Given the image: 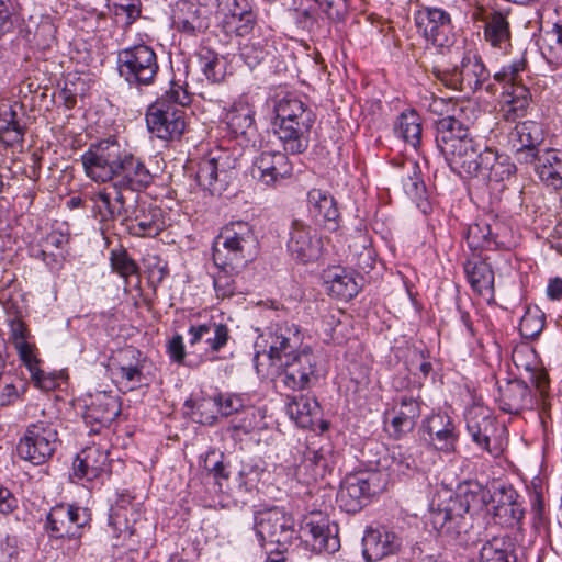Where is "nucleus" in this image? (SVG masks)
<instances>
[{
    "mask_svg": "<svg viewBox=\"0 0 562 562\" xmlns=\"http://www.w3.org/2000/svg\"><path fill=\"white\" fill-rule=\"evenodd\" d=\"M80 161L89 179L98 183L110 182L90 195L93 212L103 210L104 198H109V204L119 206L116 213L130 212L140 199V192L154 181L145 162L116 137L91 143Z\"/></svg>",
    "mask_w": 562,
    "mask_h": 562,
    "instance_id": "f257e3e1",
    "label": "nucleus"
},
{
    "mask_svg": "<svg viewBox=\"0 0 562 562\" xmlns=\"http://www.w3.org/2000/svg\"><path fill=\"white\" fill-rule=\"evenodd\" d=\"M191 102L187 89L175 81L169 89L150 104L146 112L149 132L160 139H177L186 128L183 106Z\"/></svg>",
    "mask_w": 562,
    "mask_h": 562,
    "instance_id": "f03ea898",
    "label": "nucleus"
},
{
    "mask_svg": "<svg viewBox=\"0 0 562 562\" xmlns=\"http://www.w3.org/2000/svg\"><path fill=\"white\" fill-rule=\"evenodd\" d=\"M257 245V237L249 223L232 222L221 229L213 246L214 265L235 270L256 255Z\"/></svg>",
    "mask_w": 562,
    "mask_h": 562,
    "instance_id": "7ed1b4c3",
    "label": "nucleus"
},
{
    "mask_svg": "<svg viewBox=\"0 0 562 562\" xmlns=\"http://www.w3.org/2000/svg\"><path fill=\"white\" fill-rule=\"evenodd\" d=\"M103 210L95 211L101 223H112L121 218V224L128 233L139 237L157 236L166 226L162 210L156 205L136 200L130 212L116 213L117 205L109 204V198H104Z\"/></svg>",
    "mask_w": 562,
    "mask_h": 562,
    "instance_id": "20e7f679",
    "label": "nucleus"
},
{
    "mask_svg": "<svg viewBox=\"0 0 562 562\" xmlns=\"http://www.w3.org/2000/svg\"><path fill=\"white\" fill-rule=\"evenodd\" d=\"M117 71L131 87L151 86L159 71L157 55L145 44L121 49L117 53Z\"/></svg>",
    "mask_w": 562,
    "mask_h": 562,
    "instance_id": "39448f33",
    "label": "nucleus"
},
{
    "mask_svg": "<svg viewBox=\"0 0 562 562\" xmlns=\"http://www.w3.org/2000/svg\"><path fill=\"white\" fill-rule=\"evenodd\" d=\"M60 443L57 425L49 420H37L26 427L19 441L18 453L32 464L41 465L52 459Z\"/></svg>",
    "mask_w": 562,
    "mask_h": 562,
    "instance_id": "423d86ee",
    "label": "nucleus"
},
{
    "mask_svg": "<svg viewBox=\"0 0 562 562\" xmlns=\"http://www.w3.org/2000/svg\"><path fill=\"white\" fill-rule=\"evenodd\" d=\"M434 75L445 87L469 95L481 89L490 74L481 58L465 54L460 65L447 68H434Z\"/></svg>",
    "mask_w": 562,
    "mask_h": 562,
    "instance_id": "0eeeda50",
    "label": "nucleus"
},
{
    "mask_svg": "<svg viewBox=\"0 0 562 562\" xmlns=\"http://www.w3.org/2000/svg\"><path fill=\"white\" fill-rule=\"evenodd\" d=\"M237 158L228 151H217L200 161L195 179L213 195H221L237 176Z\"/></svg>",
    "mask_w": 562,
    "mask_h": 562,
    "instance_id": "6e6552de",
    "label": "nucleus"
},
{
    "mask_svg": "<svg viewBox=\"0 0 562 562\" xmlns=\"http://www.w3.org/2000/svg\"><path fill=\"white\" fill-rule=\"evenodd\" d=\"M254 528L260 541H268L281 548H289L296 538L293 517L280 507L256 512Z\"/></svg>",
    "mask_w": 562,
    "mask_h": 562,
    "instance_id": "1a4fd4ad",
    "label": "nucleus"
},
{
    "mask_svg": "<svg viewBox=\"0 0 562 562\" xmlns=\"http://www.w3.org/2000/svg\"><path fill=\"white\" fill-rule=\"evenodd\" d=\"M90 514L86 508L69 504H58L46 515L44 530L49 539H79L82 529L89 524Z\"/></svg>",
    "mask_w": 562,
    "mask_h": 562,
    "instance_id": "9d476101",
    "label": "nucleus"
},
{
    "mask_svg": "<svg viewBox=\"0 0 562 562\" xmlns=\"http://www.w3.org/2000/svg\"><path fill=\"white\" fill-rule=\"evenodd\" d=\"M280 361L277 382L286 390L301 391L307 389L311 381L317 379V357L310 348H304L295 355H286V358Z\"/></svg>",
    "mask_w": 562,
    "mask_h": 562,
    "instance_id": "9b49d317",
    "label": "nucleus"
},
{
    "mask_svg": "<svg viewBox=\"0 0 562 562\" xmlns=\"http://www.w3.org/2000/svg\"><path fill=\"white\" fill-rule=\"evenodd\" d=\"M378 473L359 472L345 476L337 493V503L346 513H357L376 493Z\"/></svg>",
    "mask_w": 562,
    "mask_h": 562,
    "instance_id": "f8f14e48",
    "label": "nucleus"
},
{
    "mask_svg": "<svg viewBox=\"0 0 562 562\" xmlns=\"http://www.w3.org/2000/svg\"><path fill=\"white\" fill-rule=\"evenodd\" d=\"M415 23L424 37L439 47L452 43V22L450 14L440 9L424 7L415 14Z\"/></svg>",
    "mask_w": 562,
    "mask_h": 562,
    "instance_id": "ddd939ff",
    "label": "nucleus"
},
{
    "mask_svg": "<svg viewBox=\"0 0 562 562\" xmlns=\"http://www.w3.org/2000/svg\"><path fill=\"white\" fill-rule=\"evenodd\" d=\"M338 525L321 513H313L301 527L305 541L317 553H335L340 548Z\"/></svg>",
    "mask_w": 562,
    "mask_h": 562,
    "instance_id": "4468645a",
    "label": "nucleus"
},
{
    "mask_svg": "<svg viewBox=\"0 0 562 562\" xmlns=\"http://www.w3.org/2000/svg\"><path fill=\"white\" fill-rule=\"evenodd\" d=\"M286 248L296 262L307 263L319 257L322 239L316 229L295 218L291 222Z\"/></svg>",
    "mask_w": 562,
    "mask_h": 562,
    "instance_id": "2eb2a0df",
    "label": "nucleus"
},
{
    "mask_svg": "<svg viewBox=\"0 0 562 562\" xmlns=\"http://www.w3.org/2000/svg\"><path fill=\"white\" fill-rule=\"evenodd\" d=\"M404 544L400 532L381 526L369 528L362 538V554L369 562L380 561L385 557L397 554Z\"/></svg>",
    "mask_w": 562,
    "mask_h": 562,
    "instance_id": "dca6fc26",
    "label": "nucleus"
},
{
    "mask_svg": "<svg viewBox=\"0 0 562 562\" xmlns=\"http://www.w3.org/2000/svg\"><path fill=\"white\" fill-rule=\"evenodd\" d=\"M172 25L189 35L202 33L210 26V10L198 0H178L171 13Z\"/></svg>",
    "mask_w": 562,
    "mask_h": 562,
    "instance_id": "f3484780",
    "label": "nucleus"
},
{
    "mask_svg": "<svg viewBox=\"0 0 562 562\" xmlns=\"http://www.w3.org/2000/svg\"><path fill=\"white\" fill-rule=\"evenodd\" d=\"M26 132V114L23 104L5 101L0 104V142L5 146H22Z\"/></svg>",
    "mask_w": 562,
    "mask_h": 562,
    "instance_id": "a211bd4d",
    "label": "nucleus"
},
{
    "mask_svg": "<svg viewBox=\"0 0 562 562\" xmlns=\"http://www.w3.org/2000/svg\"><path fill=\"white\" fill-rule=\"evenodd\" d=\"M286 154L279 150L260 153L252 165V177L266 186L276 184L278 181L290 177L292 164Z\"/></svg>",
    "mask_w": 562,
    "mask_h": 562,
    "instance_id": "6ab92c4d",
    "label": "nucleus"
},
{
    "mask_svg": "<svg viewBox=\"0 0 562 562\" xmlns=\"http://www.w3.org/2000/svg\"><path fill=\"white\" fill-rule=\"evenodd\" d=\"M435 131L436 146L442 156L456 151L463 143L474 138L470 133L469 124L462 121L461 114L435 120Z\"/></svg>",
    "mask_w": 562,
    "mask_h": 562,
    "instance_id": "aec40b11",
    "label": "nucleus"
},
{
    "mask_svg": "<svg viewBox=\"0 0 562 562\" xmlns=\"http://www.w3.org/2000/svg\"><path fill=\"white\" fill-rule=\"evenodd\" d=\"M121 413V402L117 396L108 392H97L89 395L86 402L83 419L90 424L91 431L98 432L99 428L108 427Z\"/></svg>",
    "mask_w": 562,
    "mask_h": 562,
    "instance_id": "412c9836",
    "label": "nucleus"
},
{
    "mask_svg": "<svg viewBox=\"0 0 562 562\" xmlns=\"http://www.w3.org/2000/svg\"><path fill=\"white\" fill-rule=\"evenodd\" d=\"M315 113L305 114L304 121L296 117L283 124H277L276 134L283 145L285 153L299 155L310 145V135L315 122Z\"/></svg>",
    "mask_w": 562,
    "mask_h": 562,
    "instance_id": "4be33fe9",
    "label": "nucleus"
},
{
    "mask_svg": "<svg viewBox=\"0 0 562 562\" xmlns=\"http://www.w3.org/2000/svg\"><path fill=\"white\" fill-rule=\"evenodd\" d=\"M214 1L223 13L222 22L227 33L246 36L254 30L257 16L249 0H226L224 8L220 0Z\"/></svg>",
    "mask_w": 562,
    "mask_h": 562,
    "instance_id": "5701e85b",
    "label": "nucleus"
},
{
    "mask_svg": "<svg viewBox=\"0 0 562 562\" xmlns=\"http://www.w3.org/2000/svg\"><path fill=\"white\" fill-rule=\"evenodd\" d=\"M467 429L472 440L483 450L492 453L491 438L496 432V422L487 407L474 405L465 413Z\"/></svg>",
    "mask_w": 562,
    "mask_h": 562,
    "instance_id": "b1692460",
    "label": "nucleus"
},
{
    "mask_svg": "<svg viewBox=\"0 0 562 562\" xmlns=\"http://www.w3.org/2000/svg\"><path fill=\"white\" fill-rule=\"evenodd\" d=\"M357 276L352 270L340 266L328 267L322 272L323 285L326 292L337 299L351 300L360 289Z\"/></svg>",
    "mask_w": 562,
    "mask_h": 562,
    "instance_id": "393cba45",
    "label": "nucleus"
},
{
    "mask_svg": "<svg viewBox=\"0 0 562 562\" xmlns=\"http://www.w3.org/2000/svg\"><path fill=\"white\" fill-rule=\"evenodd\" d=\"M505 231V226L497 220L490 222L487 218H481L468 227L465 241L472 250L502 247L505 246L503 239Z\"/></svg>",
    "mask_w": 562,
    "mask_h": 562,
    "instance_id": "a878e982",
    "label": "nucleus"
},
{
    "mask_svg": "<svg viewBox=\"0 0 562 562\" xmlns=\"http://www.w3.org/2000/svg\"><path fill=\"white\" fill-rule=\"evenodd\" d=\"M497 401L499 408L509 414H519L524 409L532 408L535 404L527 383L520 379L498 383Z\"/></svg>",
    "mask_w": 562,
    "mask_h": 562,
    "instance_id": "bb28decb",
    "label": "nucleus"
},
{
    "mask_svg": "<svg viewBox=\"0 0 562 562\" xmlns=\"http://www.w3.org/2000/svg\"><path fill=\"white\" fill-rule=\"evenodd\" d=\"M428 439L435 449L451 452L456 448L458 434L451 417L447 414H434L424 422Z\"/></svg>",
    "mask_w": 562,
    "mask_h": 562,
    "instance_id": "cd10ccee",
    "label": "nucleus"
},
{
    "mask_svg": "<svg viewBox=\"0 0 562 562\" xmlns=\"http://www.w3.org/2000/svg\"><path fill=\"white\" fill-rule=\"evenodd\" d=\"M302 340L303 335L300 327L294 323L277 324L271 336L269 358L282 360L286 358V355H295V349L300 347Z\"/></svg>",
    "mask_w": 562,
    "mask_h": 562,
    "instance_id": "c85d7f7f",
    "label": "nucleus"
},
{
    "mask_svg": "<svg viewBox=\"0 0 562 562\" xmlns=\"http://www.w3.org/2000/svg\"><path fill=\"white\" fill-rule=\"evenodd\" d=\"M75 475L92 481L110 471L108 451L100 447H88L81 451L75 461Z\"/></svg>",
    "mask_w": 562,
    "mask_h": 562,
    "instance_id": "c756f323",
    "label": "nucleus"
},
{
    "mask_svg": "<svg viewBox=\"0 0 562 562\" xmlns=\"http://www.w3.org/2000/svg\"><path fill=\"white\" fill-rule=\"evenodd\" d=\"M484 40L494 48L506 53L512 46V32L508 13L493 10L484 18Z\"/></svg>",
    "mask_w": 562,
    "mask_h": 562,
    "instance_id": "7c9ffc66",
    "label": "nucleus"
},
{
    "mask_svg": "<svg viewBox=\"0 0 562 562\" xmlns=\"http://www.w3.org/2000/svg\"><path fill=\"white\" fill-rule=\"evenodd\" d=\"M482 150L481 144L473 138L443 157L452 171L459 175L464 173L468 177H477Z\"/></svg>",
    "mask_w": 562,
    "mask_h": 562,
    "instance_id": "2f4dec72",
    "label": "nucleus"
},
{
    "mask_svg": "<svg viewBox=\"0 0 562 562\" xmlns=\"http://www.w3.org/2000/svg\"><path fill=\"white\" fill-rule=\"evenodd\" d=\"M495 496V493L476 481L464 482L458 488L459 506L465 513L488 510V506L496 502Z\"/></svg>",
    "mask_w": 562,
    "mask_h": 562,
    "instance_id": "473e14b6",
    "label": "nucleus"
},
{
    "mask_svg": "<svg viewBox=\"0 0 562 562\" xmlns=\"http://www.w3.org/2000/svg\"><path fill=\"white\" fill-rule=\"evenodd\" d=\"M189 335L190 346L204 341L210 351L217 352L226 346L229 339V329L225 324L210 321L199 325H191Z\"/></svg>",
    "mask_w": 562,
    "mask_h": 562,
    "instance_id": "72a5a7b5",
    "label": "nucleus"
},
{
    "mask_svg": "<svg viewBox=\"0 0 562 562\" xmlns=\"http://www.w3.org/2000/svg\"><path fill=\"white\" fill-rule=\"evenodd\" d=\"M536 173L546 187L562 190V150L546 148L536 165Z\"/></svg>",
    "mask_w": 562,
    "mask_h": 562,
    "instance_id": "f704fd0d",
    "label": "nucleus"
},
{
    "mask_svg": "<svg viewBox=\"0 0 562 562\" xmlns=\"http://www.w3.org/2000/svg\"><path fill=\"white\" fill-rule=\"evenodd\" d=\"M308 211L319 224H330L333 228L337 225L339 211L335 199L329 192L321 189H312L307 193Z\"/></svg>",
    "mask_w": 562,
    "mask_h": 562,
    "instance_id": "c9c22d12",
    "label": "nucleus"
},
{
    "mask_svg": "<svg viewBox=\"0 0 562 562\" xmlns=\"http://www.w3.org/2000/svg\"><path fill=\"white\" fill-rule=\"evenodd\" d=\"M286 414L301 428H312L319 417L321 407L314 397L307 395L288 396Z\"/></svg>",
    "mask_w": 562,
    "mask_h": 562,
    "instance_id": "e433bc0d",
    "label": "nucleus"
},
{
    "mask_svg": "<svg viewBox=\"0 0 562 562\" xmlns=\"http://www.w3.org/2000/svg\"><path fill=\"white\" fill-rule=\"evenodd\" d=\"M420 416V403L417 398L409 395L400 397V408L391 422V435L398 439L404 434L413 430L416 420Z\"/></svg>",
    "mask_w": 562,
    "mask_h": 562,
    "instance_id": "4c0bfd02",
    "label": "nucleus"
},
{
    "mask_svg": "<svg viewBox=\"0 0 562 562\" xmlns=\"http://www.w3.org/2000/svg\"><path fill=\"white\" fill-rule=\"evenodd\" d=\"M254 110L246 102H236L225 115L228 130L237 136L249 137L256 132Z\"/></svg>",
    "mask_w": 562,
    "mask_h": 562,
    "instance_id": "58836bf2",
    "label": "nucleus"
},
{
    "mask_svg": "<svg viewBox=\"0 0 562 562\" xmlns=\"http://www.w3.org/2000/svg\"><path fill=\"white\" fill-rule=\"evenodd\" d=\"M122 360L119 366V373L128 390L139 387L144 381L142 352L133 347L122 351Z\"/></svg>",
    "mask_w": 562,
    "mask_h": 562,
    "instance_id": "ea45409f",
    "label": "nucleus"
},
{
    "mask_svg": "<svg viewBox=\"0 0 562 562\" xmlns=\"http://www.w3.org/2000/svg\"><path fill=\"white\" fill-rule=\"evenodd\" d=\"M515 542L508 536L487 540L480 550V562H516Z\"/></svg>",
    "mask_w": 562,
    "mask_h": 562,
    "instance_id": "a19ab883",
    "label": "nucleus"
},
{
    "mask_svg": "<svg viewBox=\"0 0 562 562\" xmlns=\"http://www.w3.org/2000/svg\"><path fill=\"white\" fill-rule=\"evenodd\" d=\"M464 272L472 289L479 294L493 291L494 272L486 261L481 259L467 260Z\"/></svg>",
    "mask_w": 562,
    "mask_h": 562,
    "instance_id": "79ce46f5",
    "label": "nucleus"
},
{
    "mask_svg": "<svg viewBox=\"0 0 562 562\" xmlns=\"http://www.w3.org/2000/svg\"><path fill=\"white\" fill-rule=\"evenodd\" d=\"M516 496L517 494L513 488L502 487L497 505H492L494 515L505 518L504 522L508 525L520 522L525 515L524 508L516 502Z\"/></svg>",
    "mask_w": 562,
    "mask_h": 562,
    "instance_id": "37998d69",
    "label": "nucleus"
},
{
    "mask_svg": "<svg viewBox=\"0 0 562 562\" xmlns=\"http://www.w3.org/2000/svg\"><path fill=\"white\" fill-rule=\"evenodd\" d=\"M274 113L278 120L277 124H283L296 117L303 122L305 114L313 113V110L297 97L288 94L276 101Z\"/></svg>",
    "mask_w": 562,
    "mask_h": 562,
    "instance_id": "c03bdc74",
    "label": "nucleus"
},
{
    "mask_svg": "<svg viewBox=\"0 0 562 562\" xmlns=\"http://www.w3.org/2000/svg\"><path fill=\"white\" fill-rule=\"evenodd\" d=\"M422 121L415 110L400 114L395 124L396 134L413 147H417L422 139Z\"/></svg>",
    "mask_w": 562,
    "mask_h": 562,
    "instance_id": "a18cd8bd",
    "label": "nucleus"
},
{
    "mask_svg": "<svg viewBox=\"0 0 562 562\" xmlns=\"http://www.w3.org/2000/svg\"><path fill=\"white\" fill-rule=\"evenodd\" d=\"M543 139L542 125L536 121L518 123L510 133V143L513 146L535 147L539 146Z\"/></svg>",
    "mask_w": 562,
    "mask_h": 562,
    "instance_id": "49530a36",
    "label": "nucleus"
},
{
    "mask_svg": "<svg viewBox=\"0 0 562 562\" xmlns=\"http://www.w3.org/2000/svg\"><path fill=\"white\" fill-rule=\"evenodd\" d=\"M530 92L525 86H510L504 93V102L506 103L505 119L515 121L522 116L529 106Z\"/></svg>",
    "mask_w": 562,
    "mask_h": 562,
    "instance_id": "de8ad7c7",
    "label": "nucleus"
},
{
    "mask_svg": "<svg viewBox=\"0 0 562 562\" xmlns=\"http://www.w3.org/2000/svg\"><path fill=\"white\" fill-rule=\"evenodd\" d=\"M272 48L271 38L252 36L240 47V57L250 68H254L271 54Z\"/></svg>",
    "mask_w": 562,
    "mask_h": 562,
    "instance_id": "09e8293b",
    "label": "nucleus"
},
{
    "mask_svg": "<svg viewBox=\"0 0 562 562\" xmlns=\"http://www.w3.org/2000/svg\"><path fill=\"white\" fill-rule=\"evenodd\" d=\"M202 72L213 83L220 82L225 76V64L214 50L202 47L198 53Z\"/></svg>",
    "mask_w": 562,
    "mask_h": 562,
    "instance_id": "8fccbe9b",
    "label": "nucleus"
},
{
    "mask_svg": "<svg viewBox=\"0 0 562 562\" xmlns=\"http://www.w3.org/2000/svg\"><path fill=\"white\" fill-rule=\"evenodd\" d=\"M546 317L543 312L536 307H528L520 319L519 331L524 338L535 339L544 328Z\"/></svg>",
    "mask_w": 562,
    "mask_h": 562,
    "instance_id": "3c124183",
    "label": "nucleus"
},
{
    "mask_svg": "<svg viewBox=\"0 0 562 562\" xmlns=\"http://www.w3.org/2000/svg\"><path fill=\"white\" fill-rule=\"evenodd\" d=\"M110 261L112 270L125 280L126 285L130 278L138 279L139 267L126 250H112Z\"/></svg>",
    "mask_w": 562,
    "mask_h": 562,
    "instance_id": "603ef678",
    "label": "nucleus"
},
{
    "mask_svg": "<svg viewBox=\"0 0 562 562\" xmlns=\"http://www.w3.org/2000/svg\"><path fill=\"white\" fill-rule=\"evenodd\" d=\"M424 105L427 111L438 119H446L454 116L456 114H462L463 109L459 106L452 99H445L435 95L425 98Z\"/></svg>",
    "mask_w": 562,
    "mask_h": 562,
    "instance_id": "864d4df0",
    "label": "nucleus"
},
{
    "mask_svg": "<svg viewBox=\"0 0 562 562\" xmlns=\"http://www.w3.org/2000/svg\"><path fill=\"white\" fill-rule=\"evenodd\" d=\"M20 359L23 361V363L27 367V369L31 372L32 379L38 383L42 384V379L44 376V372L40 370L38 368V359L36 358L34 350L35 345L31 344L29 341L25 342H16L14 346Z\"/></svg>",
    "mask_w": 562,
    "mask_h": 562,
    "instance_id": "5fc2aeb1",
    "label": "nucleus"
},
{
    "mask_svg": "<svg viewBox=\"0 0 562 562\" xmlns=\"http://www.w3.org/2000/svg\"><path fill=\"white\" fill-rule=\"evenodd\" d=\"M468 520L460 513H453L449 519L446 528L448 532H441L440 536L451 541H457L460 544H468L470 537H468Z\"/></svg>",
    "mask_w": 562,
    "mask_h": 562,
    "instance_id": "6e6d98bb",
    "label": "nucleus"
},
{
    "mask_svg": "<svg viewBox=\"0 0 562 562\" xmlns=\"http://www.w3.org/2000/svg\"><path fill=\"white\" fill-rule=\"evenodd\" d=\"M220 269L218 273L214 277V289L218 297H229L236 291L235 280L233 279V273L237 272L235 270H231L229 267H217Z\"/></svg>",
    "mask_w": 562,
    "mask_h": 562,
    "instance_id": "4d7b16f0",
    "label": "nucleus"
},
{
    "mask_svg": "<svg viewBox=\"0 0 562 562\" xmlns=\"http://www.w3.org/2000/svg\"><path fill=\"white\" fill-rule=\"evenodd\" d=\"M527 61L525 58H519L512 61L502 68L501 71L496 72L494 78L499 82L512 83V86H521L518 83L521 81V72L525 71Z\"/></svg>",
    "mask_w": 562,
    "mask_h": 562,
    "instance_id": "13d9d810",
    "label": "nucleus"
},
{
    "mask_svg": "<svg viewBox=\"0 0 562 562\" xmlns=\"http://www.w3.org/2000/svg\"><path fill=\"white\" fill-rule=\"evenodd\" d=\"M416 460L403 446H396L392 449L391 468L402 474H407L411 470L416 469Z\"/></svg>",
    "mask_w": 562,
    "mask_h": 562,
    "instance_id": "bf43d9fd",
    "label": "nucleus"
},
{
    "mask_svg": "<svg viewBox=\"0 0 562 562\" xmlns=\"http://www.w3.org/2000/svg\"><path fill=\"white\" fill-rule=\"evenodd\" d=\"M204 469L214 477L216 484L222 488V480L229 477L227 467L223 462V454L217 456L214 451L207 452L204 460Z\"/></svg>",
    "mask_w": 562,
    "mask_h": 562,
    "instance_id": "052dcab7",
    "label": "nucleus"
},
{
    "mask_svg": "<svg viewBox=\"0 0 562 562\" xmlns=\"http://www.w3.org/2000/svg\"><path fill=\"white\" fill-rule=\"evenodd\" d=\"M216 402V412L221 413L223 416H231L233 414H239L245 409L244 398L237 394H226L218 395L215 397Z\"/></svg>",
    "mask_w": 562,
    "mask_h": 562,
    "instance_id": "680f3d73",
    "label": "nucleus"
},
{
    "mask_svg": "<svg viewBox=\"0 0 562 562\" xmlns=\"http://www.w3.org/2000/svg\"><path fill=\"white\" fill-rule=\"evenodd\" d=\"M499 159L496 160L493 171L487 172L484 179L494 182H501L508 179L516 171V166L510 161V158L505 154H499Z\"/></svg>",
    "mask_w": 562,
    "mask_h": 562,
    "instance_id": "e2e57ef3",
    "label": "nucleus"
},
{
    "mask_svg": "<svg viewBox=\"0 0 562 562\" xmlns=\"http://www.w3.org/2000/svg\"><path fill=\"white\" fill-rule=\"evenodd\" d=\"M551 36L552 40L548 48V60L558 67H562V21L554 24Z\"/></svg>",
    "mask_w": 562,
    "mask_h": 562,
    "instance_id": "0e129e2a",
    "label": "nucleus"
},
{
    "mask_svg": "<svg viewBox=\"0 0 562 562\" xmlns=\"http://www.w3.org/2000/svg\"><path fill=\"white\" fill-rule=\"evenodd\" d=\"M192 414L198 417L201 424H213L215 420L216 402L214 398H202L192 406Z\"/></svg>",
    "mask_w": 562,
    "mask_h": 562,
    "instance_id": "69168bd1",
    "label": "nucleus"
},
{
    "mask_svg": "<svg viewBox=\"0 0 562 562\" xmlns=\"http://www.w3.org/2000/svg\"><path fill=\"white\" fill-rule=\"evenodd\" d=\"M327 18L333 21H340L348 12L347 0H315Z\"/></svg>",
    "mask_w": 562,
    "mask_h": 562,
    "instance_id": "338daca9",
    "label": "nucleus"
},
{
    "mask_svg": "<svg viewBox=\"0 0 562 562\" xmlns=\"http://www.w3.org/2000/svg\"><path fill=\"white\" fill-rule=\"evenodd\" d=\"M409 169L407 177L402 180L403 187L406 193L414 196H420L425 191V184L419 178V167L417 164H411Z\"/></svg>",
    "mask_w": 562,
    "mask_h": 562,
    "instance_id": "774afa93",
    "label": "nucleus"
}]
</instances>
